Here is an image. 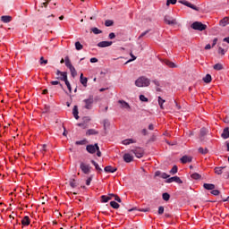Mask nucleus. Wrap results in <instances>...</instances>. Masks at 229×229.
<instances>
[{
  "instance_id": "13",
  "label": "nucleus",
  "mask_w": 229,
  "mask_h": 229,
  "mask_svg": "<svg viewBox=\"0 0 229 229\" xmlns=\"http://www.w3.org/2000/svg\"><path fill=\"white\" fill-rule=\"evenodd\" d=\"M13 18L10 15H4L1 16V21L4 22V24H8L9 22H12Z\"/></svg>"
},
{
  "instance_id": "18",
  "label": "nucleus",
  "mask_w": 229,
  "mask_h": 229,
  "mask_svg": "<svg viewBox=\"0 0 229 229\" xmlns=\"http://www.w3.org/2000/svg\"><path fill=\"white\" fill-rule=\"evenodd\" d=\"M222 139H229V128L225 127L221 134Z\"/></svg>"
},
{
  "instance_id": "4",
  "label": "nucleus",
  "mask_w": 229,
  "mask_h": 229,
  "mask_svg": "<svg viewBox=\"0 0 229 229\" xmlns=\"http://www.w3.org/2000/svg\"><path fill=\"white\" fill-rule=\"evenodd\" d=\"M80 169L82 171L84 174H90V171L92 169V166L87 163L81 162L80 164Z\"/></svg>"
},
{
  "instance_id": "3",
  "label": "nucleus",
  "mask_w": 229,
  "mask_h": 229,
  "mask_svg": "<svg viewBox=\"0 0 229 229\" xmlns=\"http://www.w3.org/2000/svg\"><path fill=\"white\" fill-rule=\"evenodd\" d=\"M191 28H192V30H196L197 31H205V30H207V25L200 21H194L191 25Z\"/></svg>"
},
{
  "instance_id": "35",
  "label": "nucleus",
  "mask_w": 229,
  "mask_h": 229,
  "mask_svg": "<svg viewBox=\"0 0 229 229\" xmlns=\"http://www.w3.org/2000/svg\"><path fill=\"white\" fill-rule=\"evenodd\" d=\"M69 70L72 78H75L76 74H78V72H76V68H74V66H72L71 68H69Z\"/></svg>"
},
{
  "instance_id": "42",
  "label": "nucleus",
  "mask_w": 229,
  "mask_h": 229,
  "mask_svg": "<svg viewBox=\"0 0 229 229\" xmlns=\"http://www.w3.org/2000/svg\"><path fill=\"white\" fill-rule=\"evenodd\" d=\"M207 133H208V131L206 128H202L200 129V137H205V135H207Z\"/></svg>"
},
{
  "instance_id": "10",
  "label": "nucleus",
  "mask_w": 229,
  "mask_h": 229,
  "mask_svg": "<svg viewBox=\"0 0 229 229\" xmlns=\"http://www.w3.org/2000/svg\"><path fill=\"white\" fill-rule=\"evenodd\" d=\"M112 44H114V42H112V41H101V42L98 43V47H110V46H112Z\"/></svg>"
},
{
  "instance_id": "7",
  "label": "nucleus",
  "mask_w": 229,
  "mask_h": 229,
  "mask_svg": "<svg viewBox=\"0 0 229 229\" xmlns=\"http://www.w3.org/2000/svg\"><path fill=\"white\" fill-rule=\"evenodd\" d=\"M179 3L184 4V6H187L188 8H191V10H195V12H199V8L186 0H179Z\"/></svg>"
},
{
  "instance_id": "8",
  "label": "nucleus",
  "mask_w": 229,
  "mask_h": 229,
  "mask_svg": "<svg viewBox=\"0 0 229 229\" xmlns=\"http://www.w3.org/2000/svg\"><path fill=\"white\" fill-rule=\"evenodd\" d=\"M131 153H133L137 158H142V157H144V149L140 148L132 149Z\"/></svg>"
},
{
  "instance_id": "58",
  "label": "nucleus",
  "mask_w": 229,
  "mask_h": 229,
  "mask_svg": "<svg viewBox=\"0 0 229 229\" xmlns=\"http://www.w3.org/2000/svg\"><path fill=\"white\" fill-rule=\"evenodd\" d=\"M70 185H71V187H72V189H74L76 187V181H74V180L71 181Z\"/></svg>"
},
{
  "instance_id": "29",
  "label": "nucleus",
  "mask_w": 229,
  "mask_h": 229,
  "mask_svg": "<svg viewBox=\"0 0 229 229\" xmlns=\"http://www.w3.org/2000/svg\"><path fill=\"white\" fill-rule=\"evenodd\" d=\"M165 103V100H164L161 97H158V105H159L161 110H164Z\"/></svg>"
},
{
  "instance_id": "32",
  "label": "nucleus",
  "mask_w": 229,
  "mask_h": 229,
  "mask_svg": "<svg viewBox=\"0 0 229 229\" xmlns=\"http://www.w3.org/2000/svg\"><path fill=\"white\" fill-rule=\"evenodd\" d=\"M162 198L164 201H169V199H171V195H169L167 192H165L162 194Z\"/></svg>"
},
{
  "instance_id": "40",
  "label": "nucleus",
  "mask_w": 229,
  "mask_h": 229,
  "mask_svg": "<svg viewBox=\"0 0 229 229\" xmlns=\"http://www.w3.org/2000/svg\"><path fill=\"white\" fill-rule=\"evenodd\" d=\"M105 26H106V28H110V26H114V21L112 20H106L105 21Z\"/></svg>"
},
{
  "instance_id": "2",
  "label": "nucleus",
  "mask_w": 229,
  "mask_h": 229,
  "mask_svg": "<svg viewBox=\"0 0 229 229\" xmlns=\"http://www.w3.org/2000/svg\"><path fill=\"white\" fill-rule=\"evenodd\" d=\"M82 103H84V108H86V110H92V106L94 105V96L89 95L88 98L82 101Z\"/></svg>"
},
{
  "instance_id": "37",
  "label": "nucleus",
  "mask_w": 229,
  "mask_h": 229,
  "mask_svg": "<svg viewBox=\"0 0 229 229\" xmlns=\"http://www.w3.org/2000/svg\"><path fill=\"white\" fill-rule=\"evenodd\" d=\"M223 169H225V167L221 166V167H216L215 168V173L216 174H223Z\"/></svg>"
},
{
  "instance_id": "62",
  "label": "nucleus",
  "mask_w": 229,
  "mask_h": 229,
  "mask_svg": "<svg viewBox=\"0 0 229 229\" xmlns=\"http://www.w3.org/2000/svg\"><path fill=\"white\" fill-rule=\"evenodd\" d=\"M114 201H117V203H121V198L117 195H114Z\"/></svg>"
},
{
  "instance_id": "9",
  "label": "nucleus",
  "mask_w": 229,
  "mask_h": 229,
  "mask_svg": "<svg viewBox=\"0 0 229 229\" xmlns=\"http://www.w3.org/2000/svg\"><path fill=\"white\" fill-rule=\"evenodd\" d=\"M173 182H175V183H183V181L178 176L170 177L166 180V183H173Z\"/></svg>"
},
{
  "instance_id": "5",
  "label": "nucleus",
  "mask_w": 229,
  "mask_h": 229,
  "mask_svg": "<svg viewBox=\"0 0 229 229\" xmlns=\"http://www.w3.org/2000/svg\"><path fill=\"white\" fill-rule=\"evenodd\" d=\"M164 21L165 24H168V26H175V24H178V22L176 21V19L173 18L170 15H165L164 18Z\"/></svg>"
},
{
  "instance_id": "54",
  "label": "nucleus",
  "mask_w": 229,
  "mask_h": 229,
  "mask_svg": "<svg viewBox=\"0 0 229 229\" xmlns=\"http://www.w3.org/2000/svg\"><path fill=\"white\" fill-rule=\"evenodd\" d=\"M39 62H40V64L42 65V64H47V60H46V59H44V57H40V60H39Z\"/></svg>"
},
{
  "instance_id": "15",
  "label": "nucleus",
  "mask_w": 229,
  "mask_h": 229,
  "mask_svg": "<svg viewBox=\"0 0 229 229\" xmlns=\"http://www.w3.org/2000/svg\"><path fill=\"white\" fill-rule=\"evenodd\" d=\"M104 171L105 173H115V171H117V167L107 165L104 168Z\"/></svg>"
},
{
  "instance_id": "50",
  "label": "nucleus",
  "mask_w": 229,
  "mask_h": 229,
  "mask_svg": "<svg viewBox=\"0 0 229 229\" xmlns=\"http://www.w3.org/2000/svg\"><path fill=\"white\" fill-rule=\"evenodd\" d=\"M94 178V175H90L87 180H86V185H90V182H92V179Z\"/></svg>"
},
{
  "instance_id": "23",
  "label": "nucleus",
  "mask_w": 229,
  "mask_h": 229,
  "mask_svg": "<svg viewBox=\"0 0 229 229\" xmlns=\"http://www.w3.org/2000/svg\"><path fill=\"white\" fill-rule=\"evenodd\" d=\"M135 140L133 139H127V140H123L122 141V144H123L124 146H129V144H135Z\"/></svg>"
},
{
  "instance_id": "59",
  "label": "nucleus",
  "mask_w": 229,
  "mask_h": 229,
  "mask_svg": "<svg viewBox=\"0 0 229 229\" xmlns=\"http://www.w3.org/2000/svg\"><path fill=\"white\" fill-rule=\"evenodd\" d=\"M109 38H110V40H114V38H115V33L111 32V33L109 34Z\"/></svg>"
},
{
  "instance_id": "17",
  "label": "nucleus",
  "mask_w": 229,
  "mask_h": 229,
  "mask_svg": "<svg viewBox=\"0 0 229 229\" xmlns=\"http://www.w3.org/2000/svg\"><path fill=\"white\" fill-rule=\"evenodd\" d=\"M181 162L182 164H188L190 162H192V157L189 156H183L182 157H181Z\"/></svg>"
},
{
  "instance_id": "41",
  "label": "nucleus",
  "mask_w": 229,
  "mask_h": 229,
  "mask_svg": "<svg viewBox=\"0 0 229 229\" xmlns=\"http://www.w3.org/2000/svg\"><path fill=\"white\" fill-rule=\"evenodd\" d=\"M178 173V166L174 165L173 168L170 170V174H176Z\"/></svg>"
},
{
  "instance_id": "47",
  "label": "nucleus",
  "mask_w": 229,
  "mask_h": 229,
  "mask_svg": "<svg viewBox=\"0 0 229 229\" xmlns=\"http://www.w3.org/2000/svg\"><path fill=\"white\" fill-rule=\"evenodd\" d=\"M149 31H151V30H148L142 32V33L139 36V40H140V38H142V37H146V35H148V33H149Z\"/></svg>"
},
{
  "instance_id": "61",
  "label": "nucleus",
  "mask_w": 229,
  "mask_h": 229,
  "mask_svg": "<svg viewBox=\"0 0 229 229\" xmlns=\"http://www.w3.org/2000/svg\"><path fill=\"white\" fill-rule=\"evenodd\" d=\"M89 62L91 64H98V58H96V57L90 58Z\"/></svg>"
},
{
  "instance_id": "34",
  "label": "nucleus",
  "mask_w": 229,
  "mask_h": 229,
  "mask_svg": "<svg viewBox=\"0 0 229 229\" xmlns=\"http://www.w3.org/2000/svg\"><path fill=\"white\" fill-rule=\"evenodd\" d=\"M65 65L68 67V69H71L72 67V64H71V60L69 59V56L65 57Z\"/></svg>"
},
{
  "instance_id": "27",
  "label": "nucleus",
  "mask_w": 229,
  "mask_h": 229,
  "mask_svg": "<svg viewBox=\"0 0 229 229\" xmlns=\"http://www.w3.org/2000/svg\"><path fill=\"white\" fill-rule=\"evenodd\" d=\"M98 133H99L98 131L89 129L87 131L86 135H98Z\"/></svg>"
},
{
  "instance_id": "57",
  "label": "nucleus",
  "mask_w": 229,
  "mask_h": 229,
  "mask_svg": "<svg viewBox=\"0 0 229 229\" xmlns=\"http://www.w3.org/2000/svg\"><path fill=\"white\" fill-rule=\"evenodd\" d=\"M158 214L161 216L162 214H164V207L163 206H160L158 208Z\"/></svg>"
},
{
  "instance_id": "24",
  "label": "nucleus",
  "mask_w": 229,
  "mask_h": 229,
  "mask_svg": "<svg viewBox=\"0 0 229 229\" xmlns=\"http://www.w3.org/2000/svg\"><path fill=\"white\" fill-rule=\"evenodd\" d=\"M229 24V18L228 17H225L224 19H222L220 21V26H223V28H225V26H228Z\"/></svg>"
},
{
  "instance_id": "49",
  "label": "nucleus",
  "mask_w": 229,
  "mask_h": 229,
  "mask_svg": "<svg viewBox=\"0 0 229 229\" xmlns=\"http://www.w3.org/2000/svg\"><path fill=\"white\" fill-rule=\"evenodd\" d=\"M51 85H60L61 89H64V85H62L58 81H52Z\"/></svg>"
},
{
  "instance_id": "63",
  "label": "nucleus",
  "mask_w": 229,
  "mask_h": 229,
  "mask_svg": "<svg viewBox=\"0 0 229 229\" xmlns=\"http://www.w3.org/2000/svg\"><path fill=\"white\" fill-rule=\"evenodd\" d=\"M139 211H140V212H149V208H140Z\"/></svg>"
},
{
  "instance_id": "64",
  "label": "nucleus",
  "mask_w": 229,
  "mask_h": 229,
  "mask_svg": "<svg viewBox=\"0 0 229 229\" xmlns=\"http://www.w3.org/2000/svg\"><path fill=\"white\" fill-rule=\"evenodd\" d=\"M223 42H226L227 44H229V37L224 38Z\"/></svg>"
},
{
  "instance_id": "55",
  "label": "nucleus",
  "mask_w": 229,
  "mask_h": 229,
  "mask_svg": "<svg viewBox=\"0 0 229 229\" xmlns=\"http://www.w3.org/2000/svg\"><path fill=\"white\" fill-rule=\"evenodd\" d=\"M218 53L220 54V55H225V53H226V51L223 48V47H219L218 48Z\"/></svg>"
},
{
  "instance_id": "33",
  "label": "nucleus",
  "mask_w": 229,
  "mask_h": 229,
  "mask_svg": "<svg viewBox=\"0 0 229 229\" xmlns=\"http://www.w3.org/2000/svg\"><path fill=\"white\" fill-rule=\"evenodd\" d=\"M75 49L77 51H81V49H83V45H81L80 41L75 42Z\"/></svg>"
},
{
  "instance_id": "21",
  "label": "nucleus",
  "mask_w": 229,
  "mask_h": 229,
  "mask_svg": "<svg viewBox=\"0 0 229 229\" xmlns=\"http://www.w3.org/2000/svg\"><path fill=\"white\" fill-rule=\"evenodd\" d=\"M165 65H167V67H170L171 69L176 68V64L169 60L164 61Z\"/></svg>"
},
{
  "instance_id": "45",
  "label": "nucleus",
  "mask_w": 229,
  "mask_h": 229,
  "mask_svg": "<svg viewBox=\"0 0 229 229\" xmlns=\"http://www.w3.org/2000/svg\"><path fill=\"white\" fill-rule=\"evenodd\" d=\"M77 126H80L81 128H82L83 130H86V128H89V124L82 123H80L77 124Z\"/></svg>"
},
{
  "instance_id": "20",
  "label": "nucleus",
  "mask_w": 229,
  "mask_h": 229,
  "mask_svg": "<svg viewBox=\"0 0 229 229\" xmlns=\"http://www.w3.org/2000/svg\"><path fill=\"white\" fill-rule=\"evenodd\" d=\"M78 114H80V112L78 111V106H74L72 109V114L76 120L80 119V115H78Z\"/></svg>"
},
{
  "instance_id": "36",
  "label": "nucleus",
  "mask_w": 229,
  "mask_h": 229,
  "mask_svg": "<svg viewBox=\"0 0 229 229\" xmlns=\"http://www.w3.org/2000/svg\"><path fill=\"white\" fill-rule=\"evenodd\" d=\"M191 176V178H192L193 180H200V179H201V174H198V173H194V174H192Z\"/></svg>"
},
{
  "instance_id": "25",
  "label": "nucleus",
  "mask_w": 229,
  "mask_h": 229,
  "mask_svg": "<svg viewBox=\"0 0 229 229\" xmlns=\"http://www.w3.org/2000/svg\"><path fill=\"white\" fill-rule=\"evenodd\" d=\"M80 80L81 85H83V87H87V82L89 81V80L86 77H83V73L81 74Z\"/></svg>"
},
{
  "instance_id": "26",
  "label": "nucleus",
  "mask_w": 229,
  "mask_h": 229,
  "mask_svg": "<svg viewBox=\"0 0 229 229\" xmlns=\"http://www.w3.org/2000/svg\"><path fill=\"white\" fill-rule=\"evenodd\" d=\"M203 81L204 83H210V81H212V75L210 74H207L204 78H203Z\"/></svg>"
},
{
  "instance_id": "60",
  "label": "nucleus",
  "mask_w": 229,
  "mask_h": 229,
  "mask_svg": "<svg viewBox=\"0 0 229 229\" xmlns=\"http://www.w3.org/2000/svg\"><path fill=\"white\" fill-rule=\"evenodd\" d=\"M152 82L154 83V85H156V87H160V81H158L157 80H154L152 81Z\"/></svg>"
},
{
  "instance_id": "14",
  "label": "nucleus",
  "mask_w": 229,
  "mask_h": 229,
  "mask_svg": "<svg viewBox=\"0 0 229 229\" xmlns=\"http://www.w3.org/2000/svg\"><path fill=\"white\" fill-rule=\"evenodd\" d=\"M123 160L127 164H130V162H133V156L126 153V154L123 155Z\"/></svg>"
},
{
  "instance_id": "44",
  "label": "nucleus",
  "mask_w": 229,
  "mask_h": 229,
  "mask_svg": "<svg viewBox=\"0 0 229 229\" xmlns=\"http://www.w3.org/2000/svg\"><path fill=\"white\" fill-rule=\"evenodd\" d=\"M140 100L142 101L143 103H148V99L146 98L144 95H140Z\"/></svg>"
},
{
  "instance_id": "30",
  "label": "nucleus",
  "mask_w": 229,
  "mask_h": 229,
  "mask_svg": "<svg viewBox=\"0 0 229 229\" xmlns=\"http://www.w3.org/2000/svg\"><path fill=\"white\" fill-rule=\"evenodd\" d=\"M91 31L94 33V35H99L103 33V30L98 29L97 27L92 28Z\"/></svg>"
},
{
  "instance_id": "39",
  "label": "nucleus",
  "mask_w": 229,
  "mask_h": 229,
  "mask_svg": "<svg viewBox=\"0 0 229 229\" xmlns=\"http://www.w3.org/2000/svg\"><path fill=\"white\" fill-rule=\"evenodd\" d=\"M213 68L215 69V71H223V64H216L213 66Z\"/></svg>"
},
{
  "instance_id": "22",
  "label": "nucleus",
  "mask_w": 229,
  "mask_h": 229,
  "mask_svg": "<svg viewBox=\"0 0 229 229\" xmlns=\"http://www.w3.org/2000/svg\"><path fill=\"white\" fill-rule=\"evenodd\" d=\"M57 80H61V81H64V83L66 81H69V80L67 79V72H63L61 77L57 78Z\"/></svg>"
},
{
  "instance_id": "52",
  "label": "nucleus",
  "mask_w": 229,
  "mask_h": 229,
  "mask_svg": "<svg viewBox=\"0 0 229 229\" xmlns=\"http://www.w3.org/2000/svg\"><path fill=\"white\" fill-rule=\"evenodd\" d=\"M211 194H212L213 196H219V194H221V191H219L218 190H213V191H211Z\"/></svg>"
},
{
  "instance_id": "51",
  "label": "nucleus",
  "mask_w": 229,
  "mask_h": 229,
  "mask_svg": "<svg viewBox=\"0 0 229 229\" xmlns=\"http://www.w3.org/2000/svg\"><path fill=\"white\" fill-rule=\"evenodd\" d=\"M177 0H167L166 1V6H169V4H176Z\"/></svg>"
},
{
  "instance_id": "46",
  "label": "nucleus",
  "mask_w": 229,
  "mask_h": 229,
  "mask_svg": "<svg viewBox=\"0 0 229 229\" xmlns=\"http://www.w3.org/2000/svg\"><path fill=\"white\" fill-rule=\"evenodd\" d=\"M82 123H86V124H89V123H90V117L89 116H84L82 118Z\"/></svg>"
},
{
  "instance_id": "11",
  "label": "nucleus",
  "mask_w": 229,
  "mask_h": 229,
  "mask_svg": "<svg viewBox=\"0 0 229 229\" xmlns=\"http://www.w3.org/2000/svg\"><path fill=\"white\" fill-rule=\"evenodd\" d=\"M155 176H159L160 178H163V180H167V178H169L170 175L167 174L166 173L157 171L155 173Z\"/></svg>"
},
{
  "instance_id": "28",
  "label": "nucleus",
  "mask_w": 229,
  "mask_h": 229,
  "mask_svg": "<svg viewBox=\"0 0 229 229\" xmlns=\"http://www.w3.org/2000/svg\"><path fill=\"white\" fill-rule=\"evenodd\" d=\"M110 199H112V198H110L108 196H106V195L101 196L102 203H108V201H110Z\"/></svg>"
},
{
  "instance_id": "31",
  "label": "nucleus",
  "mask_w": 229,
  "mask_h": 229,
  "mask_svg": "<svg viewBox=\"0 0 229 229\" xmlns=\"http://www.w3.org/2000/svg\"><path fill=\"white\" fill-rule=\"evenodd\" d=\"M110 206L112 207V208H114V209H116V210H117V208H119V207H120L119 203H117V202L114 201V200H112V201L110 202Z\"/></svg>"
},
{
  "instance_id": "43",
  "label": "nucleus",
  "mask_w": 229,
  "mask_h": 229,
  "mask_svg": "<svg viewBox=\"0 0 229 229\" xmlns=\"http://www.w3.org/2000/svg\"><path fill=\"white\" fill-rule=\"evenodd\" d=\"M76 146H85L87 144V140H78L75 142Z\"/></svg>"
},
{
  "instance_id": "12",
  "label": "nucleus",
  "mask_w": 229,
  "mask_h": 229,
  "mask_svg": "<svg viewBox=\"0 0 229 229\" xmlns=\"http://www.w3.org/2000/svg\"><path fill=\"white\" fill-rule=\"evenodd\" d=\"M120 107L123 108L124 110H130V104L124 100H119L118 101Z\"/></svg>"
},
{
  "instance_id": "56",
  "label": "nucleus",
  "mask_w": 229,
  "mask_h": 229,
  "mask_svg": "<svg viewBox=\"0 0 229 229\" xmlns=\"http://www.w3.org/2000/svg\"><path fill=\"white\" fill-rule=\"evenodd\" d=\"M95 169H96V171H98V173H103V169L101 167H99L98 164L95 166Z\"/></svg>"
},
{
  "instance_id": "6",
  "label": "nucleus",
  "mask_w": 229,
  "mask_h": 229,
  "mask_svg": "<svg viewBox=\"0 0 229 229\" xmlns=\"http://www.w3.org/2000/svg\"><path fill=\"white\" fill-rule=\"evenodd\" d=\"M97 149H99V145H98V143H95L94 145H87L86 147V150L88 153H90V155H94Z\"/></svg>"
},
{
  "instance_id": "1",
  "label": "nucleus",
  "mask_w": 229,
  "mask_h": 229,
  "mask_svg": "<svg viewBox=\"0 0 229 229\" xmlns=\"http://www.w3.org/2000/svg\"><path fill=\"white\" fill-rule=\"evenodd\" d=\"M151 81L146 77H140L135 81L136 87H149Z\"/></svg>"
},
{
  "instance_id": "48",
  "label": "nucleus",
  "mask_w": 229,
  "mask_h": 229,
  "mask_svg": "<svg viewBox=\"0 0 229 229\" xmlns=\"http://www.w3.org/2000/svg\"><path fill=\"white\" fill-rule=\"evenodd\" d=\"M64 83H65L69 92H72V88L71 87V82H69V81H66Z\"/></svg>"
},
{
  "instance_id": "19",
  "label": "nucleus",
  "mask_w": 229,
  "mask_h": 229,
  "mask_svg": "<svg viewBox=\"0 0 229 229\" xmlns=\"http://www.w3.org/2000/svg\"><path fill=\"white\" fill-rule=\"evenodd\" d=\"M203 187L204 189H206V191H213L214 189H216V185L212 183H204Z\"/></svg>"
},
{
  "instance_id": "38",
  "label": "nucleus",
  "mask_w": 229,
  "mask_h": 229,
  "mask_svg": "<svg viewBox=\"0 0 229 229\" xmlns=\"http://www.w3.org/2000/svg\"><path fill=\"white\" fill-rule=\"evenodd\" d=\"M199 153H200L201 155H207V153H208V148H199Z\"/></svg>"
},
{
  "instance_id": "16",
  "label": "nucleus",
  "mask_w": 229,
  "mask_h": 229,
  "mask_svg": "<svg viewBox=\"0 0 229 229\" xmlns=\"http://www.w3.org/2000/svg\"><path fill=\"white\" fill-rule=\"evenodd\" d=\"M30 223L31 221L30 220V216H25L21 220V225H23V226H30Z\"/></svg>"
},
{
  "instance_id": "53",
  "label": "nucleus",
  "mask_w": 229,
  "mask_h": 229,
  "mask_svg": "<svg viewBox=\"0 0 229 229\" xmlns=\"http://www.w3.org/2000/svg\"><path fill=\"white\" fill-rule=\"evenodd\" d=\"M131 59H129L127 61V64H130V62H133L135 60H137V56L133 55V54H131Z\"/></svg>"
}]
</instances>
